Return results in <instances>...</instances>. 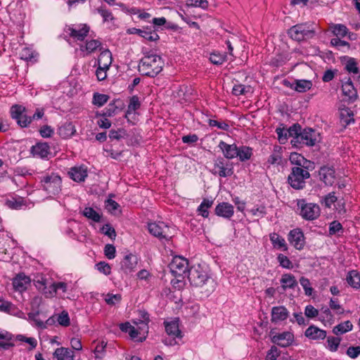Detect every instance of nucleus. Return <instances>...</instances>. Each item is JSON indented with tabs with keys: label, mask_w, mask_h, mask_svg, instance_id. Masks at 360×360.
Masks as SVG:
<instances>
[{
	"label": "nucleus",
	"mask_w": 360,
	"mask_h": 360,
	"mask_svg": "<svg viewBox=\"0 0 360 360\" xmlns=\"http://www.w3.org/2000/svg\"><path fill=\"white\" fill-rule=\"evenodd\" d=\"M319 176L321 181L326 185L332 186L335 181V170L332 167H323L319 171Z\"/></svg>",
	"instance_id": "nucleus-15"
},
{
	"label": "nucleus",
	"mask_w": 360,
	"mask_h": 360,
	"mask_svg": "<svg viewBox=\"0 0 360 360\" xmlns=\"http://www.w3.org/2000/svg\"><path fill=\"white\" fill-rule=\"evenodd\" d=\"M279 149H281L279 148ZM282 155L280 150H274V153L269 156L268 162L271 165H280L281 162Z\"/></svg>",
	"instance_id": "nucleus-47"
},
{
	"label": "nucleus",
	"mask_w": 360,
	"mask_h": 360,
	"mask_svg": "<svg viewBox=\"0 0 360 360\" xmlns=\"http://www.w3.org/2000/svg\"><path fill=\"white\" fill-rule=\"evenodd\" d=\"M172 274L176 278H184L188 274V261L180 256L173 258L169 266Z\"/></svg>",
	"instance_id": "nucleus-7"
},
{
	"label": "nucleus",
	"mask_w": 360,
	"mask_h": 360,
	"mask_svg": "<svg viewBox=\"0 0 360 360\" xmlns=\"http://www.w3.org/2000/svg\"><path fill=\"white\" fill-rule=\"evenodd\" d=\"M288 34L292 39L301 41L311 39L315 34V30L310 24H297L290 27Z\"/></svg>",
	"instance_id": "nucleus-4"
},
{
	"label": "nucleus",
	"mask_w": 360,
	"mask_h": 360,
	"mask_svg": "<svg viewBox=\"0 0 360 360\" xmlns=\"http://www.w3.org/2000/svg\"><path fill=\"white\" fill-rule=\"evenodd\" d=\"M338 198L335 195V193L332 192L328 193L324 198V204L326 207H330V206L336 202Z\"/></svg>",
	"instance_id": "nucleus-62"
},
{
	"label": "nucleus",
	"mask_w": 360,
	"mask_h": 360,
	"mask_svg": "<svg viewBox=\"0 0 360 360\" xmlns=\"http://www.w3.org/2000/svg\"><path fill=\"white\" fill-rule=\"evenodd\" d=\"M347 354L352 359L356 358L360 355V346L349 347L347 350Z\"/></svg>",
	"instance_id": "nucleus-64"
},
{
	"label": "nucleus",
	"mask_w": 360,
	"mask_h": 360,
	"mask_svg": "<svg viewBox=\"0 0 360 360\" xmlns=\"http://www.w3.org/2000/svg\"><path fill=\"white\" fill-rule=\"evenodd\" d=\"M58 322L60 326H68L70 323L68 313L63 311L58 316Z\"/></svg>",
	"instance_id": "nucleus-54"
},
{
	"label": "nucleus",
	"mask_w": 360,
	"mask_h": 360,
	"mask_svg": "<svg viewBox=\"0 0 360 360\" xmlns=\"http://www.w3.org/2000/svg\"><path fill=\"white\" fill-rule=\"evenodd\" d=\"M31 152L34 156L44 158L49 154V146L46 143H40L34 146L31 148Z\"/></svg>",
	"instance_id": "nucleus-29"
},
{
	"label": "nucleus",
	"mask_w": 360,
	"mask_h": 360,
	"mask_svg": "<svg viewBox=\"0 0 360 360\" xmlns=\"http://www.w3.org/2000/svg\"><path fill=\"white\" fill-rule=\"evenodd\" d=\"M352 323L349 321H346L335 326L333 329V332L336 335H339L352 330Z\"/></svg>",
	"instance_id": "nucleus-34"
},
{
	"label": "nucleus",
	"mask_w": 360,
	"mask_h": 360,
	"mask_svg": "<svg viewBox=\"0 0 360 360\" xmlns=\"http://www.w3.org/2000/svg\"><path fill=\"white\" fill-rule=\"evenodd\" d=\"M288 133L289 136L293 138L291 142L294 146L299 143L313 146L319 141V132L311 128L302 129L301 126L298 124L291 126Z\"/></svg>",
	"instance_id": "nucleus-1"
},
{
	"label": "nucleus",
	"mask_w": 360,
	"mask_h": 360,
	"mask_svg": "<svg viewBox=\"0 0 360 360\" xmlns=\"http://www.w3.org/2000/svg\"><path fill=\"white\" fill-rule=\"evenodd\" d=\"M300 209V214L306 220H314L320 216L321 210L317 204L307 202L304 199L297 200Z\"/></svg>",
	"instance_id": "nucleus-6"
},
{
	"label": "nucleus",
	"mask_w": 360,
	"mask_h": 360,
	"mask_svg": "<svg viewBox=\"0 0 360 360\" xmlns=\"http://www.w3.org/2000/svg\"><path fill=\"white\" fill-rule=\"evenodd\" d=\"M102 232L108 236L111 239H115L116 237V232L114 228L109 224H105L102 228Z\"/></svg>",
	"instance_id": "nucleus-57"
},
{
	"label": "nucleus",
	"mask_w": 360,
	"mask_h": 360,
	"mask_svg": "<svg viewBox=\"0 0 360 360\" xmlns=\"http://www.w3.org/2000/svg\"><path fill=\"white\" fill-rule=\"evenodd\" d=\"M342 89L344 95L348 96L349 99L354 101L357 98V92L350 79L342 85Z\"/></svg>",
	"instance_id": "nucleus-28"
},
{
	"label": "nucleus",
	"mask_w": 360,
	"mask_h": 360,
	"mask_svg": "<svg viewBox=\"0 0 360 360\" xmlns=\"http://www.w3.org/2000/svg\"><path fill=\"white\" fill-rule=\"evenodd\" d=\"M281 288L283 290L288 288H294L297 285V282L295 276L290 274H285L281 278Z\"/></svg>",
	"instance_id": "nucleus-31"
},
{
	"label": "nucleus",
	"mask_w": 360,
	"mask_h": 360,
	"mask_svg": "<svg viewBox=\"0 0 360 360\" xmlns=\"http://www.w3.org/2000/svg\"><path fill=\"white\" fill-rule=\"evenodd\" d=\"M20 58L25 60H31L34 57V52L30 48H24L20 53Z\"/></svg>",
	"instance_id": "nucleus-61"
},
{
	"label": "nucleus",
	"mask_w": 360,
	"mask_h": 360,
	"mask_svg": "<svg viewBox=\"0 0 360 360\" xmlns=\"http://www.w3.org/2000/svg\"><path fill=\"white\" fill-rule=\"evenodd\" d=\"M164 66V60L156 54L145 56L139 64V72L146 76L155 77L158 75Z\"/></svg>",
	"instance_id": "nucleus-3"
},
{
	"label": "nucleus",
	"mask_w": 360,
	"mask_h": 360,
	"mask_svg": "<svg viewBox=\"0 0 360 360\" xmlns=\"http://www.w3.org/2000/svg\"><path fill=\"white\" fill-rule=\"evenodd\" d=\"M310 177L309 172L304 168L294 167L288 177L289 184L295 189H302L305 186L304 180Z\"/></svg>",
	"instance_id": "nucleus-5"
},
{
	"label": "nucleus",
	"mask_w": 360,
	"mask_h": 360,
	"mask_svg": "<svg viewBox=\"0 0 360 360\" xmlns=\"http://www.w3.org/2000/svg\"><path fill=\"white\" fill-rule=\"evenodd\" d=\"M76 132L75 125L72 122H65L58 129V134L63 139H69Z\"/></svg>",
	"instance_id": "nucleus-26"
},
{
	"label": "nucleus",
	"mask_w": 360,
	"mask_h": 360,
	"mask_svg": "<svg viewBox=\"0 0 360 360\" xmlns=\"http://www.w3.org/2000/svg\"><path fill=\"white\" fill-rule=\"evenodd\" d=\"M221 177H227L233 174V170L232 164L226 162L222 158H217L214 162L213 172Z\"/></svg>",
	"instance_id": "nucleus-11"
},
{
	"label": "nucleus",
	"mask_w": 360,
	"mask_h": 360,
	"mask_svg": "<svg viewBox=\"0 0 360 360\" xmlns=\"http://www.w3.org/2000/svg\"><path fill=\"white\" fill-rule=\"evenodd\" d=\"M68 174L73 181L82 182L84 181L87 176V169L83 165L75 166L70 169Z\"/></svg>",
	"instance_id": "nucleus-16"
},
{
	"label": "nucleus",
	"mask_w": 360,
	"mask_h": 360,
	"mask_svg": "<svg viewBox=\"0 0 360 360\" xmlns=\"http://www.w3.org/2000/svg\"><path fill=\"white\" fill-rule=\"evenodd\" d=\"M104 253L107 258L111 259L115 257V248L114 245L108 244L105 246Z\"/></svg>",
	"instance_id": "nucleus-59"
},
{
	"label": "nucleus",
	"mask_w": 360,
	"mask_h": 360,
	"mask_svg": "<svg viewBox=\"0 0 360 360\" xmlns=\"http://www.w3.org/2000/svg\"><path fill=\"white\" fill-rule=\"evenodd\" d=\"M305 335L311 340H323L326 337V331L316 326H311L305 331Z\"/></svg>",
	"instance_id": "nucleus-23"
},
{
	"label": "nucleus",
	"mask_w": 360,
	"mask_h": 360,
	"mask_svg": "<svg viewBox=\"0 0 360 360\" xmlns=\"http://www.w3.org/2000/svg\"><path fill=\"white\" fill-rule=\"evenodd\" d=\"M188 278L192 285L203 288L207 292H212L214 289V281L200 265L189 269Z\"/></svg>",
	"instance_id": "nucleus-2"
},
{
	"label": "nucleus",
	"mask_w": 360,
	"mask_h": 360,
	"mask_svg": "<svg viewBox=\"0 0 360 360\" xmlns=\"http://www.w3.org/2000/svg\"><path fill=\"white\" fill-rule=\"evenodd\" d=\"M83 215L95 222H99L101 220V214L94 210L92 207H85L82 212Z\"/></svg>",
	"instance_id": "nucleus-40"
},
{
	"label": "nucleus",
	"mask_w": 360,
	"mask_h": 360,
	"mask_svg": "<svg viewBox=\"0 0 360 360\" xmlns=\"http://www.w3.org/2000/svg\"><path fill=\"white\" fill-rule=\"evenodd\" d=\"M141 105L139 98L137 96H133L129 101V103L128 105V112L135 111L138 108H139Z\"/></svg>",
	"instance_id": "nucleus-53"
},
{
	"label": "nucleus",
	"mask_w": 360,
	"mask_h": 360,
	"mask_svg": "<svg viewBox=\"0 0 360 360\" xmlns=\"http://www.w3.org/2000/svg\"><path fill=\"white\" fill-rule=\"evenodd\" d=\"M288 316L287 309L283 306L274 307L271 309V322H278L285 320Z\"/></svg>",
	"instance_id": "nucleus-21"
},
{
	"label": "nucleus",
	"mask_w": 360,
	"mask_h": 360,
	"mask_svg": "<svg viewBox=\"0 0 360 360\" xmlns=\"http://www.w3.org/2000/svg\"><path fill=\"white\" fill-rule=\"evenodd\" d=\"M127 32L131 34H139L148 41H156L160 39L159 35L156 33L155 30H152L148 27H143V29L132 27L129 29Z\"/></svg>",
	"instance_id": "nucleus-13"
},
{
	"label": "nucleus",
	"mask_w": 360,
	"mask_h": 360,
	"mask_svg": "<svg viewBox=\"0 0 360 360\" xmlns=\"http://www.w3.org/2000/svg\"><path fill=\"white\" fill-rule=\"evenodd\" d=\"M312 86V82L307 79H296L294 89L296 91L304 93L309 90Z\"/></svg>",
	"instance_id": "nucleus-33"
},
{
	"label": "nucleus",
	"mask_w": 360,
	"mask_h": 360,
	"mask_svg": "<svg viewBox=\"0 0 360 360\" xmlns=\"http://www.w3.org/2000/svg\"><path fill=\"white\" fill-rule=\"evenodd\" d=\"M269 239L274 248L282 251H287L288 248L285 239L277 233H271L269 234Z\"/></svg>",
	"instance_id": "nucleus-22"
},
{
	"label": "nucleus",
	"mask_w": 360,
	"mask_h": 360,
	"mask_svg": "<svg viewBox=\"0 0 360 360\" xmlns=\"http://www.w3.org/2000/svg\"><path fill=\"white\" fill-rule=\"evenodd\" d=\"M122 300L120 294H111L108 293L105 296V301L108 305L113 306L117 303H119Z\"/></svg>",
	"instance_id": "nucleus-45"
},
{
	"label": "nucleus",
	"mask_w": 360,
	"mask_h": 360,
	"mask_svg": "<svg viewBox=\"0 0 360 360\" xmlns=\"http://www.w3.org/2000/svg\"><path fill=\"white\" fill-rule=\"evenodd\" d=\"M74 352L65 347L57 348L53 353L56 360H74Z\"/></svg>",
	"instance_id": "nucleus-25"
},
{
	"label": "nucleus",
	"mask_w": 360,
	"mask_h": 360,
	"mask_svg": "<svg viewBox=\"0 0 360 360\" xmlns=\"http://www.w3.org/2000/svg\"><path fill=\"white\" fill-rule=\"evenodd\" d=\"M124 107V103L120 100H115L108 105V107L105 109V111L99 115L103 117H112L116 114L118 109H121Z\"/></svg>",
	"instance_id": "nucleus-30"
},
{
	"label": "nucleus",
	"mask_w": 360,
	"mask_h": 360,
	"mask_svg": "<svg viewBox=\"0 0 360 360\" xmlns=\"http://www.w3.org/2000/svg\"><path fill=\"white\" fill-rule=\"evenodd\" d=\"M252 155V149L247 146H242L238 148L237 157L239 158L240 160L243 162L249 160Z\"/></svg>",
	"instance_id": "nucleus-41"
},
{
	"label": "nucleus",
	"mask_w": 360,
	"mask_h": 360,
	"mask_svg": "<svg viewBox=\"0 0 360 360\" xmlns=\"http://www.w3.org/2000/svg\"><path fill=\"white\" fill-rule=\"evenodd\" d=\"M212 204L213 201L207 199H204L203 201L201 202L200 205L198 208V210L203 217H208L209 212L207 209L210 207L212 205Z\"/></svg>",
	"instance_id": "nucleus-43"
},
{
	"label": "nucleus",
	"mask_w": 360,
	"mask_h": 360,
	"mask_svg": "<svg viewBox=\"0 0 360 360\" xmlns=\"http://www.w3.org/2000/svg\"><path fill=\"white\" fill-rule=\"evenodd\" d=\"M12 335L8 332L0 331V346L4 349H8L13 345L10 342Z\"/></svg>",
	"instance_id": "nucleus-42"
},
{
	"label": "nucleus",
	"mask_w": 360,
	"mask_h": 360,
	"mask_svg": "<svg viewBox=\"0 0 360 360\" xmlns=\"http://www.w3.org/2000/svg\"><path fill=\"white\" fill-rule=\"evenodd\" d=\"M186 5L192 7H200L206 9L208 6L207 0H188Z\"/></svg>",
	"instance_id": "nucleus-51"
},
{
	"label": "nucleus",
	"mask_w": 360,
	"mask_h": 360,
	"mask_svg": "<svg viewBox=\"0 0 360 360\" xmlns=\"http://www.w3.org/2000/svg\"><path fill=\"white\" fill-rule=\"evenodd\" d=\"M293 340V335L290 332H283L275 335L272 338V342L283 347L290 345Z\"/></svg>",
	"instance_id": "nucleus-17"
},
{
	"label": "nucleus",
	"mask_w": 360,
	"mask_h": 360,
	"mask_svg": "<svg viewBox=\"0 0 360 360\" xmlns=\"http://www.w3.org/2000/svg\"><path fill=\"white\" fill-rule=\"evenodd\" d=\"M301 285L303 287L307 295H311L313 291L312 288L310 287L309 280L307 278L302 277L300 279Z\"/></svg>",
	"instance_id": "nucleus-56"
},
{
	"label": "nucleus",
	"mask_w": 360,
	"mask_h": 360,
	"mask_svg": "<svg viewBox=\"0 0 360 360\" xmlns=\"http://www.w3.org/2000/svg\"><path fill=\"white\" fill-rule=\"evenodd\" d=\"M40 135L44 138H49L53 134L52 128L48 125L43 126L39 130Z\"/></svg>",
	"instance_id": "nucleus-63"
},
{
	"label": "nucleus",
	"mask_w": 360,
	"mask_h": 360,
	"mask_svg": "<svg viewBox=\"0 0 360 360\" xmlns=\"http://www.w3.org/2000/svg\"><path fill=\"white\" fill-rule=\"evenodd\" d=\"M30 283V278L25 274H20L13 280V285L15 290L22 292L27 289Z\"/></svg>",
	"instance_id": "nucleus-19"
},
{
	"label": "nucleus",
	"mask_w": 360,
	"mask_h": 360,
	"mask_svg": "<svg viewBox=\"0 0 360 360\" xmlns=\"http://www.w3.org/2000/svg\"><path fill=\"white\" fill-rule=\"evenodd\" d=\"M342 229V224L340 222H338V221H333V222H331L330 224L329 233L330 235H334V234L339 233V231H340Z\"/></svg>",
	"instance_id": "nucleus-58"
},
{
	"label": "nucleus",
	"mask_w": 360,
	"mask_h": 360,
	"mask_svg": "<svg viewBox=\"0 0 360 360\" xmlns=\"http://www.w3.org/2000/svg\"><path fill=\"white\" fill-rule=\"evenodd\" d=\"M112 61V53L109 50L106 49L100 53L98 59V65L101 68L109 69Z\"/></svg>",
	"instance_id": "nucleus-24"
},
{
	"label": "nucleus",
	"mask_w": 360,
	"mask_h": 360,
	"mask_svg": "<svg viewBox=\"0 0 360 360\" xmlns=\"http://www.w3.org/2000/svg\"><path fill=\"white\" fill-rule=\"evenodd\" d=\"M108 99V95L95 93L93 96V103L100 107L106 103Z\"/></svg>",
	"instance_id": "nucleus-44"
},
{
	"label": "nucleus",
	"mask_w": 360,
	"mask_h": 360,
	"mask_svg": "<svg viewBox=\"0 0 360 360\" xmlns=\"http://www.w3.org/2000/svg\"><path fill=\"white\" fill-rule=\"evenodd\" d=\"M345 69L349 73H352L354 76H356L357 79L360 78V70L357 65V63L353 58H349L346 64Z\"/></svg>",
	"instance_id": "nucleus-35"
},
{
	"label": "nucleus",
	"mask_w": 360,
	"mask_h": 360,
	"mask_svg": "<svg viewBox=\"0 0 360 360\" xmlns=\"http://www.w3.org/2000/svg\"><path fill=\"white\" fill-rule=\"evenodd\" d=\"M353 112L349 108H342L340 110V119L342 124L348 125L354 121Z\"/></svg>",
	"instance_id": "nucleus-38"
},
{
	"label": "nucleus",
	"mask_w": 360,
	"mask_h": 360,
	"mask_svg": "<svg viewBox=\"0 0 360 360\" xmlns=\"http://www.w3.org/2000/svg\"><path fill=\"white\" fill-rule=\"evenodd\" d=\"M68 30L69 31V34L71 37L79 41H83L89 32V27L86 25H83L82 28L79 30L69 27Z\"/></svg>",
	"instance_id": "nucleus-27"
},
{
	"label": "nucleus",
	"mask_w": 360,
	"mask_h": 360,
	"mask_svg": "<svg viewBox=\"0 0 360 360\" xmlns=\"http://www.w3.org/2000/svg\"><path fill=\"white\" fill-rule=\"evenodd\" d=\"M277 259L282 267L285 269L292 268V262L288 259L287 256L283 254H279L277 257Z\"/></svg>",
	"instance_id": "nucleus-49"
},
{
	"label": "nucleus",
	"mask_w": 360,
	"mask_h": 360,
	"mask_svg": "<svg viewBox=\"0 0 360 360\" xmlns=\"http://www.w3.org/2000/svg\"><path fill=\"white\" fill-rule=\"evenodd\" d=\"M165 330L169 335L181 337V331L179 325L176 321H172L165 324Z\"/></svg>",
	"instance_id": "nucleus-39"
},
{
	"label": "nucleus",
	"mask_w": 360,
	"mask_h": 360,
	"mask_svg": "<svg viewBox=\"0 0 360 360\" xmlns=\"http://www.w3.org/2000/svg\"><path fill=\"white\" fill-rule=\"evenodd\" d=\"M218 147L221 149L226 158L233 159L237 157L238 147L236 144H228L221 141Z\"/></svg>",
	"instance_id": "nucleus-18"
},
{
	"label": "nucleus",
	"mask_w": 360,
	"mask_h": 360,
	"mask_svg": "<svg viewBox=\"0 0 360 360\" xmlns=\"http://www.w3.org/2000/svg\"><path fill=\"white\" fill-rule=\"evenodd\" d=\"M290 161L292 164L304 169L307 168L305 164L308 162V161L302 155L297 153H292L290 154Z\"/></svg>",
	"instance_id": "nucleus-37"
},
{
	"label": "nucleus",
	"mask_w": 360,
	"mask_h": 360,
	"mask_svg": "<svg viewBox=\"0 0 360 360\" xmlns=\"http://www.w3.org/2000/svg\"><path fill=\"white\" fill-rule=\"evenodd\" d=\"M41 183L44 189L50 194L56 195L60 191L62 181L57 174H51L44 176Z\"/></svg>",
	"instance_id": "nucleus-8"
},
{
	"label": "nucleus",
	"mask_w": 360,
	"mask_h": 360,
	"mask_svg": "<svg viewBox=\"0 0 360 360\" xmlns=\"http://www.w3.org/2000/svg\"><path fill=\"white\" fill-rule=\"evenodd\" d=\"M250 86H245L243 84L235 85L233 88L232 92L235 96L243 95L250 91Z\"/></svg>",
	"instance_id": "nucleus-55"
},
{
	"label": "nucleus",
	"mask_w": 360,
	"mask_h": 360,
	"mask_svg": "<svg viewBox=\"0 0 360 360\" xmlns=\"http://www.w3.org/2000/svg\"><path fill=\"white\" fill-rule=\"evenodd\" d=\"M333 32L337 37H345L347 33V28L341 24L335 25L333 27Z\"/></svg>",
	"instance_id": "nucleus-50"
},
{
	"label": "nucleus",
	"mask_w": 360,
	"mask_h": 360,
	"mask_svg": "<svg viewBox=\"0 0 360 360\" xmlns=\"http://www.w3.org/2000/svg\"><path fill=\"white\" fill-rule=\"evenodd\" d=\"M347 283L354 288H360V274L357 271H351L347 276Z\"/></svg>",
	"instance_id": "nucleus-36"
},
{
	"label": "nucleus",
	"mask_w": 360,
	"mask_h": 360,
	"mask_svg": "<svg viewBox=\"0 0 360 360\" xmlns=\"http://www.w3.org/2000/svg\"><path fill=\"white\" fill-rule=\"evenodd\" d=\"M148 231L160 239L168 240L172 237L171 229L162 221L148 224Z\"/></svg>",
	"instance_id": "nucleus-9"
},
{
	"label": "nucleus",
	"mask_w": 360,
	"mask_h": 360,
	"mask_svg": "<svg viewBox=\"0 0 360 360\" xmlns=\"http://www.w3.org/2000/svg\"><path fill=\"white\" fill-rule=\"evenodd\" d=\"M138 264V258L133 254L127 255L121 262V269L125 274H130L134 271Z\"/></svg>",
	"instance_id": "nucleus-14"
},
{
	"label": "nucleus",
	"mask_w": 360,
	"mask_h": 360,
	"mask_svg": "<svg viewBox=\"0 0 360 360\" xmlns=\"http://www.w3.org/2000/svg\"><path fill=\"white\" fill-rule=\"evenodd\" d=\"M127 136V132L123 129L118 130H111L109 133V137L110 139L120 140L122 138H124Z\"/></svg>",
	"instance_id": "nucleus-52"
},
{
	"label": "nucleus",
	"mask_w": 360,
	"mask_h": 360,
	"mask_svg": "<svg viewBox=\"0 0 360 360\" xmlns=\"http://www.w3.org/2000/svg\"><path fill=\"white\" fill-rule=\"evenodd\" d=\"M98 270L105 275H110L111 273V268L110 265L105 262H101L97 264Z\"/></svg>",
	"instance_id": "nucleus-60"
},
{
	"label": "nucleus",
	"mask_w": 360,
	"mask_h": 360,
	"mask_svg": "<svg viewBox=\"0 0 360 360\" xmlns=\"http://www.w3.org/2000/svg\"><path fill=\"white\" fill-rule=\"evenodd\" d=\"M289 243L297 250H301L305 245L304 236L300 229L291 230L288 235Z\"/></svg>",
	"instance_id": "nucleus-12"
},
{
	"label": "nucleus",
	"mask_w": 360,
	"mask_h": 360,
	"mask_svg": "<svg viewBox=\"0 0 360 360\" xmlns=\"http://www.w3.org/2000/svg\"><path fill=\"white\" fill-rule=\"evenodd\" d=\"M290 130V127L288 129L285 128H277L276 129V134L278 135V141L281 143H285L288 139L289 136L288 131Z\"/></svg>",
	"instance_id": "nucleus-46"
},
{
	"label": "nucleus",
	"mask_w": 360,
	"mask_h": 360,
	"mask_svg": "<svg viewBox=\"0 0 360 360\" xmlns=\"http://www.w3.org/2000/svg\"><path fill=\"white\" fill-rule=\"evenodd\" d=\"M215 213L219 217L229 219L233 214V207L228 202L219 203L215 208Z\"/></svg>",
	"instance_id": "nucleus-20"
},
{
	"label": "nucleus",
	"mask_w": 360,
	"mask_h": 360,
	"mask_svg": "<svg viewBox=\"0 0 360 360\" xmlns=\"http://www.w3.org/2000/svg\"><path fill=\"white\" fill-rule=\"evenodd\" d=\"M341 339L336 337H328L327 340L328 348L331 352L337 351Z\"/></svg>",
	"instance_id": "nucleus-48"
},
{
	"label": "nucleus",
	"mask_w": 360,
	"mask_h": 360,
	"mask_svg": "<svg viewBox=\"0 0 360 360\" xmlns=\"http://www.w3.org/2000/svg\"><path fill=\"white\" fill-rule=\"evenodd\" d=\"M25 108L19 105L12 106L11 109V117L15 120L21 127H27L32 122V117L25 114Z\"/></svg>",
	"instance_id": "nucleus-10"
},
{
	"label": "nucleus",
	"mask_w": 360,
	"mask_h": 360,
	"mask_svg": "<svg viewBox=\"0 0 360 360\" xmlns=\"http://www.w3.org/2000/svg\"><path fill=\"white\" fill-rule=\"evenodd\" d=\"M101 42L98 40L91 39L87 41L85 45H81L79 49L81 51H86L87 53L89 54L96 51L98 49L101 50Z\"/></svg>",
	"instance_id": "nucleus-32"
}]
</instances>
